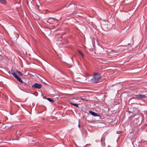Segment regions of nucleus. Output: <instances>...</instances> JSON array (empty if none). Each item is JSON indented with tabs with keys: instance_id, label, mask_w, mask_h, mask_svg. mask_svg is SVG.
<instances>
[{
	"instance_id": "4468645a",
	"label": "nucleus",
	"mask_w": 147,
	"mask_h": 147,
	"mask_svg": "<svg viewBox=\"0 0 147 147\" xmlns=\"http://www.w3.org/2000/svg\"><path fill=\"white\" fill-rule=\"evenodd\" d=\"M19 36V35L18 34H16V38L15 39L16 40H17V38Z\"/></svg>"
},
{
	"instance_id": "6e6552de",
	"label": "nucleus",
	"mask_w": 147,
	"mask_h": 147,
	"mask_svg": "<svg viewBox=\"0 0 147 147\" xmlns=\"http://www.w3.org/2000/svg\"><path fill=\"white\" fill-rule=\"evenodd\" d=\"M16 78L22 84H24V82L23 81L21 78L20 77H19L18 76Z\"/></svg>"
},
{
	"instance_id": "dca6fc26",
	"label": "nucleus",
	"mask_w": 147,
	"mask_h": 147,
	"mask_svg": "<svg viewBox=\"0 0 147 147\" xmlns=\"http://www.w3.org/2000/svg\"><path fill=\"white\" fill-rule=\"evenodd\" d=\"M78 127H80V124H79V125H78Z\"/></svg>"
},
{
	"instance_id": "f03ea898",
	"label": "nucleus",
	"mask_w": 147,
	"mask_h": 147,
	"mask_svg": "<svg viewBox=\"0 0 147 147\" xmlns=\"http://www.w3.org/2000/svg\"><path fill=\"white\" fill-rule=\"evenodd\" d=\"M135 118L136 119L134 121V125L136 126H137L140 125L142 121V118L141 116L139 115H135L134 116H131L130 118L131 119H132L133 117Z\"/></svg>"
},
{
	"instance_id": "7ed1b4c3",
	"label": "nucleus",
	"mask_w": 147,
	"mask_h": 147,
	"mask_svg": "<svg viewBox=\"0 0 147 147\" xmlns=\"http://www.w3.org/2000/svg\"><path fill=\"white\" fill-rule=\"evenodd\" d=\"M58 22V20L56 18H49L47 21V22L49 23H50L51 22H55L56 23H57Z\"/></svg>"
},
{
	"instance_id": "f8f14e48",
	"label": "nucleus",
	"mask_w": 147,
	"mask_h": 147,
	"mask_svg": "<svg viewBox=\"0 0 147 147\" xmlns=\"http://www.w3.org/2000/svg\"><path fill=\"white\" fill-rule=\"evenodd\" d=\"M16 72L18 74V75L20 76H22L23 75L22 73L21 72L18 70H17L16 71Z\"/></svg>"
},
{
	"instance_id": "f3484780",
	"label": "nucleus",
	"mask_w": 147,
	"mask_h": 147,
	"mask_svg": "<svg viewBox=\"0 0 147 147\" xmlns=\"http://www.w3.org/2000/svg\"><path fill=\"white\" fill-rule=\"evenodd\" d=\"M119 49H122V48H120Z\"/></svg>"
},
{
	"instance_id": "423d86ee",
	"label": "nucleus",
	"mask_w": 147,
	"mask_h": 147,
	"mask_svg": "<svg viewBox=\"0 0 147 147\" xmlns=\"http://www.w3.org/2000/svg\"><path fill=\"white\" fill-rule=\"evenodd\" d=\"M89 113L93 116L97 117L98 116V115L97 113H95L91 111H89Z\"/></svg>"
},
{
	"instance_id": "39448f33",
	"label": "nucleus",
	"mask_w": 147,
	"mask_h": 147,
	"mask_svg": "<svg viewBox=\"0 0 147 147\" xmlns=\"http://www.w3.org/2000/svg\"><path fill=\"white\" fill-rule=\"evenodd\" d=\"M42 85L40 84L37 83H35L33 85L32 87L34 88L40 89L41 88Z\"/></svg>"
},
{
	"instance_id": "f257e3e1",
	"label": "nucleus",
	"mask_w": 147,
	"mask_h": 147,
	"mask_svg": "<svg viewBox=\"0 0 147 147\" xmlns=\"http://www.w3.org/2000/svg\"><path fill=\"white\" fill-rule=\"evenodd\" d=\"M102 78L101 74L98 72H94L93 76L90 80V82L93 83H96Z\"/></svg>"
},
{
	"instance_id": "1a4fd4ad",
	"label": "nucleus",
	"mask_w": 147,
	"mask_h": 147,
	"mask_svg": "<svg viewBox=\"0 0 147 147\" xmlns=\"http://www.w3.org/2000/svg\"><path fill=\"white\" fill-rule=\"evenodd\" d=\"M70 104H71L73 105H74V106L76 107L77 108H79V107L78 105V104L72 102H70Z\"/></svg>"
},
{
	"instance_id": "20e7f679",
	"label": "nucleus",
	"mask_w": 147,
	"mask_h": 147,
	"mask_svg": "<svg viewBox=\"0 0 147 147\" xmlns=\"http://www.w3.org/2000/svg\"><path fill=\"white\" fill-rule=\"evenodd\" d=\"M136 99H140L142 98H145L147 97L145 95H141L140 94H136L134 95Z\"/></svg>"
},
{
	"instance_id": "9b49d317",
	"label": "nucleus",
	"mask_w": 147,
	"mask_h": 147,
	"mask_svg": "<svg viewBox=\"0 0 147 147\" xmlns=\"http://www.w3.org/2000/svg\"><path fill=\"white\" fill-rule=\"evenodd\" d=\"M78 52L81 55L82 57L83 58L84 57V55L82 53V52L81 51H80V50H78Z\"/></svg>"
},
{
	"instance_id": "ddd939ff",
	"label": "nucleus",
	"mask_w": 147,
	"mask_h": 147,
	"mask_svg": "<svg viewBox=\"0 0 147 147\" xmlns=\"http://www.w3.org/2000/svg\"><path fill=\"white\" fill-rule=\"evenodd\" d=\"M47 99L49 100V101L52 102L54 101V100L53 99L50 98H47Z\"/></svg>"
},
{
	"instance_id": "2eb2a0df",
	"label": "nucleus",
	"mask_w": 147,
	"mask_h": 147,
	"mask_svg": "<svg viewBox=\"0 0 147 147\" xmlns=\"http://www.w3.org/2000/svg\"><path fill=\"white\" fill-rule=\"evenodd\" d=\"M81 99H82L84 100H86V101H88V100H87L85 99L82 98Z\"/></svg>"
},
{
	"instance_id": "a211bd4d",
	"label": "nucleus",
	"mask_w": 147,
	"mask_h": 147,
	"mask_svg": "<svg viewBox=\"0 0 147 147\" xmlns=\"http://www.w3.org/2000/svg\"><path fill=\"white\" fill-rule=\"evenodd\" d=\"M27 4L28 5V2H27Z\"/></svg>"
},
{
	"instance_id": "0eeeda50",
	"label": "nucleus",
	"mask_w": 147,
	"mask_h": 147,
	"mask_svg": "<svg viewBox=\"0 0 147 147\" xmlns=\"http://www.w3.org/2000/svg\"><path fill=\"white\" fill-rule=\"evenodd\" d=\"M11 73L15 78L18 76L16 73L14 72V70L12 69L11 70Z\"/></svg>"
},
{
	"instance_id": "9d476101",
	"label": "nucleus",
	"mask_w": 147,
	"mask_h": 147,
	"mask_svg": "<svg viewBox=\"0 0 147 147\" xmlns=\"http://www.w3.org/2000/svg\"><path fill=\"white\" fill-rule=\"evenodd\" d=\"M0 2L1 3L4 5H5L6 4V0H0Z\"/></svg>"
}]
</instances>
